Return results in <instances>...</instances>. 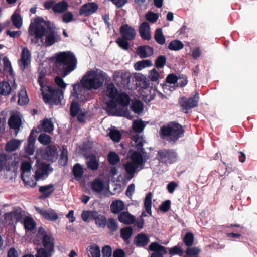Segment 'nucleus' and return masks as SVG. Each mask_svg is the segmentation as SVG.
I'll use <instances>...</instances> for the list:
<instances>
[{"label": "nucleus", "instance_id": "obj_1", "mask_svg": "<svg viewBox=\"0 0 257 257\" xmlns=\"http://www.w3.org/2000/svg\"><path fill=\"white\" fill-rule=\"evenodd\" d=\"M107 74L102 70H90L88 71L80 80V84L88 90H96L101 87L106 79Z\"/></svg>", "mask_w": 257, "mask_h": 257}, {"label": "nucleus", "instance_id": "obj_2", "mask_svg": "<svg viewBox=\"0 0 257 257\" xmlns=\"http://www.w3.org/2000/svg\"><path fill=\"white\" fill-rule=\"evenodd\" d=\"M56 63L60 68L59 73L65 77L76 67L77 59L74 53L70 51L60 52L57 54Z\"/></svg>", "mask_w": 257, "mask_h": 257}, {"label": "nucleus", "instance_id": "obj_3", "mask_svg": "<svg viewBox=\"0 0 257 257\" xmlns=\"http://www.w3.org/2000/svg\"><path fill=\"white\" fill-rule=\"evenodd\" d=\"M44 77L45 75L41 73L38 79V82L41 86L43 99L46 103L54 105L60 104L63 98V92L52 86H44L43 82Z\"/></svg>", "mask_w": 257, "mask_h": 257}, {"label": "nucleus", "instance_id": "obj_4", "mask_svg": "<svg viewBox=\"0 0 257 257\" xmlns=\"http://www.w3.org/2000/svg\"><path fill=\"white\" fill-rule=\"evenodd\" d=\"M184 130L182 125L174 121L163 125L160 127L159 135L162 139L171 144H175L184 135Z\"/></svg>", "mask_w": 257, "mask_h": 257}, {"label": "nucleus", "instance_id": "obj_5", "mask_svg": "<svg viewBox=\"0 0 257 257\" xmlns=\"http://www.w3.org/2000/svg\"><path fill=\"white\" fill-rule=\"evenodd\" d=\"M46 27L50 28V23L45 21L42 18L37 17L35 18L33 23H31L29 27V34L30 36H34L31 41L34 44H37L39 40L43 43V37L47 32Z\"/></svg>", "mask_w": 257, "mask_h": 257}, {"label": "nucleus", "instance_id": "obj_6", "mask_svg": "<svg viewBox=\"0 0 257 257\" xmlns=\"http://www.w3.org/2000/svg\"><path fill=\"white\" fill-rule=\"evenodd\" d=\"M72 87L73 89L70 94V98L72 100L84 104L91 99L90 92L79 83L73 84Z\"/></svg>", "mask_w": 257, "mask_h": 257}, {"label": "nucleus", "instance_id": "obj_7", "mask_svg": "<svg viewBox=\"0 0 257 257\" xmlns=\"http://www.w3.org/2000/svg\"><path fill=\"white\" fill-rule=\"evenodd\" d=\"M156 158L161 163L170 165L177 161L178 154L173 149H162L158 151Z\"/></svg>", "mask_w": 257, "mask_h": 257}, {"label": "nucleus", "instance_id": "obj_8", "mask_svg": "<svg viewBox=\"0 0 257 257\" xmlns=\"http://www.w3.org/2000/svg\"><path fill=\"white\" fill-rule=\"evenodd\" d=\"M81 218L85 222L88 221L89 219L95 220L96 225L99 227L104 228L106 224V217L96 210H83Z\"/></svg>", "mask_w": 257, "mask_h": 257}, {"label": "nucleus", "instance_id": "obj_9", "mask_svg": "<svg viewBox=\"0 0 257 257\" xmlns=\"http://www.w3.org/2000/svg\"><path fill=\"white\" fill-rule=\"evenodd\" d=\"M113 78L116 84L119 88L126 89L129 87L131 78L130 73L125 71L116 72L114 74Z\"/></svg>", "mask_w": 257, "mask_h": 257}, {"label": "nucleus", "instance_id": "obj_10", "mask_svg": "<svg viewBox=\"0 0 257 257\" xmlns=\"http://www.w3.org/2000/svg\"><path fill=\"white\" fill-rule=\"evenodd\" d=\"M39 233L42 235V244L43 248L48 250L49 252H53L54 249V239L52 235L47 234L44 229L42 231L40 229Z\"/></svg>", "mask_w": 257, "mask_h": 257}, {"label": "nucleus", "instance_id": "obj_11", "mask_svg": "<svg viewBox=\"0 0 257 257\" xmlns=\"http://www.w3.org/2000/svg\"><path fill=\"white\" fill-rule=\"evenodd\" d=\"M39 129L37 131V129H33L30 133V134L28 137V145L25 148V151L27 154L30 155H32L34 154L35 151V143L36 141V139L37 136V134L41 131V128L39 127H38Z\"/></svg>", "mask_w": 257, "mask_h": 257}, {"label": "nucleus", "instance_id": "obj_12", "mask_svg": "<svg viewBox=\"0 0 257 257\" xmlns=\"http://www.w3.org/2000/svg\"><path fill=\"white\" fill-rule=\"evenodd\" d=\"M148 249L153 252L150 257H164L163 255L167 253V248L157 242L151 243Z\"/></svg>", "mask_w": 257, "mask_h": 257}, {"label": "nucleus", "instance_id": "obj_13", "mask_svg": "<svg viewBox=\"0 0 257 257\" xmlns=\"http://www.w3.org/2000/svg\"><path fill=\"white\" fill-rule=\"evenodd\" d=\"M42 156L46 160L54 162L58 157L57 150L55 146L49 145L42 151Z\"/></svg>", "mask_w": 257, "mask_h": 257}, {"label": "nucleus", "instance_id": "obj_14", "mask_svg": "<svg viewBox=\"0 0 257 257\" xmlns=\"http://www.w3.org/2000/svg\"><path fill=\"white\" fill-rule=\"evenodd\" d=\"M98 5L94 2H89L81 6L79 10V14L87 17L96 12Z\"/></svg>", "mask_w": 257, "mask_h": 257}, {"label": "nucleus", "instance_id": "obj_15", "mask_svg": "<svg viewBox=\"0 0 257 257\" xmlns=\"http://www.w3.org/2000/svg\"><path fill=\"white\" fill-rule=\"evenodd\" d=\"M120 33L122 38L128 40H134L136 35L135 29L127 24H123L120 27Z\"/></svg>", "mask_w": 257, "mask_h": 257}, {"label": "nucleus", "instance_id": "obj_16", "mask_svg": "<svg viewBox=\"0 0 257 257\" xmlns=\"http://www.w3.org/2000/svg\"><path fill=\"white\" fill-rule=\"evenodd\" d=\"M84 157L87 160L86 164L88 169L92 171H96L99 168V160L93 153L86 154Z\"/></svg>", "mask_w": 257, "mask_h": 257}, {"label": "nucleus", "instance_id": "obj_17", "mask_svg": "<svg viewBox=\"0 0 257 257\" xmlns=\"http://www.w3.org/2000/svg\"><path fill=\"white\" fill-rule=\"evenodd\" d=\"M31 53L27 47H24L21 54V58L19 60V64L23 67V70L27 67L31 62Z\"/></svg>", "mask_w": 257, "mask_h": 257}, {"label": "nucleus", "instance_id": "obj_18", "mask_svg": "<svg viewBox=\"0 0 257 257\" xmlns=\"http://www.w3.org/2000/svg\"><path fill=\"white\" fill-rule=\"evenodd\" d=\"M36 210L45 220L55 221L58 218L57 214L53 210L48 211L38 207Z\"/></svg>", "mask_w": 257, "mask_h": 257}, {"label": "nucleus", "instance_id": "obj_19", "mask_svg": "<svg viewBox=\"0 0 257 257\" xmlns=\"http://www.w3.org/2000/svg\"><path fill=\"white\" fill-rule=\"evenodd\" d=\"M150 27L147 22H143L139 27V33L141 38L146 40H149L151 38L150 32Z\"/></svg>", "mask_w": 257, "mask_h": 257}, {"label": "nucleus", "instance_id": "obj_20", "mask_svg": "<svg viewBox=\"0 0 257 257\" xmlns=\"http://www.w3.org/2000/svg\"><path fill=\"white\" fill-rule=\"evenodd\" d=\"M54 185L50 184L47 185L41 186L39 188V191L41 193L40 199L48 198L55 191Z\"/></svg>", "mask_w": 257, "mask_h": 257}, {"label": "nucleus", "instance_id": "obj_21", "mask_svg": "<svg viewBox=\"0 0 257 257\" xmlns=\"http://www.w3.org/2000/svg\"><path fill=\"white\" fill-rule=\"evenodd\" d=\"M183 242L188 247L185 251L186 254L189 256H192L193 248L191 246L193 245V233H187L183 238Z\"/></svg>", "mask_w": 257, "mask_h": 257}, {"label": "nucleus", "instance_id": "obj_22", "mask_svg": "<svg viewBox=\"0 0 257 257\" xmlns=\"http://www.w3.org/2000/svg\"><path fill=\"white\" fill-rule=\"evenodd\" d=\"M137 54L142 58L152 56L154 54V49L149 45H143L138 47Z\"/></svg>", "mask_w": 257, "mask_h": 257}, {"label": "nucleus", "instance_id": "obj_23", "mask_svg": "<svg viewBox=\"0 0 257 257\" xmlns=\"http://www.w3.org/2000/svg\"><path fill=\"white\" fill-rule=\"evenodd\" d=\"M53 171V169L50 168V165L49 164L43 163L41 167L38 169L35 172V179L36 180L42 178L44 176L48 175L49 174L48 171Z\"/></svg>", "mask_w": 257, "mask_h": 257}, {"label": "nucleus", "instance_id": "obj_24", "mask_svg": "<svg viewBox=\"0 0 257 257\" xmlns=\"http://www.w3.org/2000/svg\"><path fill=\"white\" fill-rule=\"evenodd\" d=\"M118 219L121 223L130 225L134 223L135 217L127 212H122L118 216Z\"/></svg>", "mask_w": 257, "mask_h": 257}, {"label": "nucleus", "instance_id": "obj_25", "mask_svg": "<svg viewBox=\"0 0 257 257\" xmlns=\"http://www.w3.org/2000/svg\"><path fill=\"white\" fill-rule=\"evenodd\" d=\"M179 104L181 107L182 110L184 111L186 113H187L188 110L193 108V98L181 97L179 99Z\"/></svg>", "mask_w": 257, "mask_h": 257}, {"label": "nucleus", "instance_id": "obj_26", "mask_svg": "<svg viewBox=\"0 0 257 257\" xmlns=\"http://www.w3.org/2000/svg\"><path fill=\"white\" fill-rule=\"evenodd\" d=\"M149 242L148 236L145 233L138 234L134 238V243L138 247L146 246Z\"/></svg>", "mask_w": 257, "mask_h": 257}, {"label": "nucleus", "instance_id": "obj_27", "mask_svg": "<svg viewBox=\"0 0 257 257\" xmlns=\"http://www.w3.org/2000/svg\"><path fill=\"white\" fill-rule=\"evenodd\" d=\"M124 203L122 201L120 200H114L110 205V210L114 214H120L124 209Z\"/></svg>", "mask_w": 257, "mask_h": 257}, {"label": "nucleus", "instance_id": "obj_28", "mask_svg": "<svg viewBox=\"0 0 257 257\" xmlns=\"http://www.w3.org/2000/svg\"><path fill=\"white\" fill-rule=\"evenodd\" d=\"M138 166V165L131 162H127L124 165L125 170L128 174V176L127 177V180H131L134 177L135 173Z\"/></svg>", "mask_w": 257, "mask_h": 257}, {"label": "nucleus", "instance_id": "obj_29", "mask_svg": "<svg viewBox=\"0 0 257 257\" xmlns=\"http://www.w3.org/2000/svg\"><path fill=\"white\" fill-rule=\"evenodd\" d=\"M143 85L146 89H149L150 91V100H153L155 98V97L157 93H159L162 94L158 90L157 85L155 84L153 85V83H151V86H150V82L149 81H144L143 82Z\"/></svg>", "mask_w": 257, "mask_h": 257}, {"label": "nucleus", "instance_id": "obj_30", "mask_svg": "<svg viewBox=\"0 0 257 257\" xmlns=\"http://www.w3.org/2000/svg\"><path fill=\"white\" fill-rule=\"evenodd\" d=\"M130 96L125 92H121L117 95V102L120 106L127 107L130 104Z\"/></svg>", "mask_w": 257, "mask_h": 257}, {"label": "nucleus", "instance_id": "obj_31", "mask_svg": "<svg viewBox=\"0 0 257 257\" xmlns=\"http://www.w3.org/2000/svg\"><path fill=\"white\" fill-rule=\"evenodd\" d=\"M133 233V229L131 226L123 227L120 230V236L124 241L128 243V239L131 237Z\"/></svg>", "mask_w": 257, "mask_h": 257}, {"label": "nucleus", "instance_id": "obj_32", "mask_svg": "<svg viewBox=\"0 0 257 257\" xmlns=\"http://www.w3.org/2000/svg\"><path fill=\"white\" fill-rule=\"evenodd\" d=\"M68 8V4L65 1H62L55 4L53 7V11L55 13H62Z\"/></svg>", "mask_w": 257, "mask_h": 257}, {"label": "nucleus", "instance_id": "obj_33", "mask_svg": "<svg viewBox=\"0 0 257 257\" xmlns=\"http://www.w3.org/2000/svg\"><path fill=\"white\" fill-rule=\"evenodd\" d=\"M183 243L182 242L178 243L176 245L169 248V253L172 256L178 255L182 256L184 253V250L182 248Z\"/></svg>", "mask_w": 257, "mask_h": 257}, {"label": "nucleus", "instance_id": "obj_34", "mask_svg": "<svg viewBox=\"0 0 257 257\" xmlns=\"http://www.w3.org/2000/svg\"><path fill=\"white\" fill-rule=\"evenodd\" d=\"M49 29V34L46 35L45 41L44 42L45 46H50L54 44L57 40L55 37V31L53 30L51 27Z\"/></svg>", "mask_w": 257, "mask_h": 257}, {"label": "nucleus", "instance_id": "obj_35", "mask_svg": "<svg viewBox=\"0 0 257 257\" xmlns=\"http://www.w3.org/2000/svg\"><path fill=\"white\" fill-rule=\"evenodd\" d=\"M81 104L80 102L77 101L72 100L70 107V115L72 117H74L78 115L79 112L81 110Z\"/></svg>", "mask_w": 257, "mask_h": 257}, {"label": "nucleus", "instance_id": "obj_36", "mask_svg": "<svg viewBox=\"0 0 257 257\" xmlns=\"http://www.w3.org/2000/svg\"><path fill=\"white\" fill-rule=\"evenodd\" d=\"M91 187L94 191L100 193L104 188V184L101 180L95 179L91 183Z\"/></svg>", "mask_w": 257, "mask_h": 257}, {"label": "nucleus", "instance_id": "obj_37", "mask_svg": "<svg viewBox=\"0 0 257 257\" xmlns=\"http://www.w3.org/2000/svg\"><path fill=\"white\" fill-rule=\"evenodd\" d=\"M25 229L26 230L31 231L36 228V224L34 219L30 216L26 217L23 221Z\"/></svg>", "mask_w": 257, "mask_h": 257}, {"label": "nucleus", "instance_id": "obj_38", "mask_svg": "<svg viewBox=\"0 0 257 257\" xmlns=\"http://www.w3.org/2000/svg\"><path fill=\"white\" fill-rule=\"evenodd\" d=\"M31 169V165L28 162H24L22 163L21 166V179L23 181H25V177L27 175V174H29L30 173V170Z\"/></svg>", "mask_w": 257, "mask_h": 257}, {"label": "nucleus", "instance_id": "obj_39", "mask_svg": "<svg viewBox=\"0 0 257 257\" xmlns=\"http://www.w3.org/2000/svg\"><path fill=\"white\" fill-rule=\"evenodd\" d=\"M21 142L16 139L11 140L6 145V150L9 152L15 151L20 146Z\"/></svg>", "mask_w": 257, "mask_h": 257}, {"label": "nucleus", "instance_id": "obj_40", "mask_svg": "<svg viewBox=\"0 0 257 257\" xmlns=\"http://www.w3.org/2000/svg\"><path fill=\"white\" fill-rule=\"evenodd\" d=\"M41 128L45 132L51 133L54 130V125L51 119L45 118L41 123Z\"/></svg>", "mask_w": 257, "mask_h": 257}, {"label": "nucleus", "instance_id": "obj_41", "mask_svg": "<svg viewBox=\"0 0 257 257\" xmlns=\"http://www.w3.org/2000/svg\"><path fill=\"white\" fill-rule=\"evenodd\" d=\"M12 90L10 84L6 81L0 82V94L2 95L7 96L10 94Z\"/></svg>", "mask_w": 257, "mask_h": 257}, {"label": "nucleus", "instance_id": "obj_42", "mask_svg": "<svg viewBox=\"0 0 257 257\" xmlns=\"http://www.w3.org/2000/svg\"><path fill=\"white\" fill-rule=\"evenodd\" d=\"M106 93L107 96L110 98L111 99H115L116 96H117L118 94L117 89L115 87L114 85L112 83L109 84L108 85Z\"/></svg>", "mask_w": 257, "mask_h": 257}, {"label": "nucleus", "instance_id": "obj_43", "mask_svg": "<svg viewBox=\"0 0 257 257\" xmlns=\"http://www.w3.org/2000/svg\"><path fill=\"white\" fill-rule=\"evenodd\" d=\"M133 163L139 165H142L145 161H143V156L141 152L135 151L131 155Z\"/></svg>", "mask_w": 257, "mask_h": 257}, {"label": "nucleus", "instance_id": "obj_44", "mask_svg": "<svg viewBox=\"0 0 257 257\" xmlns=\"http://www.w3.org/2000/svg\"><path fill=\"white\" fill-rule=\"evenodd\" d=\"M114 100L115 99H112L106 102V104L108 107L107 112L109 115H118L113 111V109H115L117 107L118 103L117 100L116 101Z\"/></svg>", "mask_w": 257, "mask_h": 257}, {"label": "nucleus", "instance_id": "obj_45", "mask_svg": "<svg viewBox=\"0 0 257 257\" xmlns=\"http://www.w3.org/2000/svg\"><path fill=\"white\" fill-rule=\"evenodd\" d=\"M152 194L151 192H149L147 194L144 200V208L146 211L150 215H151L152 213Z\"/></svg>", "mask_w": 257, "mask_h": 257}, {"label": "nucleus", "instance_id": "obj_46", "mask_svg": "<svg viewBox=\"0 0 257 257\" xmlns=\"http://www.w3.org/2000/svg\"><path fill=\"white\" fill-rule=\"evenodd\" d=\"M154 39L156 42L160 45H163L165 43V38L163 35L161 28H157L155 33Z\"/></svg>", "mask_w": 257, "mask_h": 257}, {"label": "nucleus", "instance_id": "obj_47", "mask_svg": "<svg viewBox=\"0 0 257 257\" xmlns=\"http://www.w3.org/2000/svg\"><path fill=\"white\" fill-rule=\"evenodd\" d=\"M184 47L183 43L180 40H175L171 41L168 48L171 50L179 51Z\"/></svg>", "mask_w": 257, "mask_h": 257}, {"label": "nucleus", "instance_id": "obj_48", "mask_svg": "<svg viewBox=\"0 0 257 257\" xmlns=\"http://www.w3.org/2000/svg\"><path fill=\"white\" fill-rule=\"evenodd\" d=\"M8 123L10 127L12 128H17L20 127L21 120L18 116L14 115L9 118Z\"/></svg>", "mask_w": 257, "mask_h": 257}, {"label": "nucleus", "instance_id": "obj_49", "mask_svg": "<svg viewBox=\"0 0 257 257\" xmlns=\"http://www.w3.org/2000/svg\"><path fill=\"white\" fill-rule=\"evenodd\" d=\"M87 251L91 257H100V250L96 244L90 245L87 248Z\"/></svg>", "mask_w": 257, "mask_h": 257}, {"label": "nucleus", "instance_id": "obj_50", "mask_svg": "<svg viewBox=\"0 0 257 257\" xmlns=\"http://www.w3.org/2000/svg\"><path fill=\"white\" fill-rule=\"evenodd\" d=\"M19 99L18 103L20 105H24L28 103L29 98L27 96L25 89L21 90L18 95Z\"/></svg>", "mask_w": 257, "mask_h": 257}, {"label": "nucleus", "instance_id": "obj_51", "mask_svg": "<svg viewBox=\"0 0 257 257\" xmlns=\"http://www.w3.org/2000/svg\"><path fill=\"white\" fill-rule=\"evenodd\" d=\"M39 142L43 145H48L51 143L52 138L49 135L41 133L38 138Z\"/></svg>", "mask_w": 257, "mask_h": 257}, {"label": "nucleus", "instance_id": "obj_52", "mask_svg": "<svg viewBox=\"0 0 257 257\" xmlns=\"http://www.w3.org/2000/svg\"><path fill=\"white\" fill-rule=\"evenodd\" d=\"M13 25L17 28L20 29L22 25V19L19 14L14 13L11 18Z\"/></svg>", "mask_w": 257, "mask_h": 257}, {"label": "nucleus", "instance_id": "obj_53", "mask_svg": "<svg viewBox=\"0 0 257 257\" xmlns=\"http://www.w3.org/2000/svg\"><path fill=\"white\" fill-rule=\"evenodd\" d=\"M108 135L112 140L116 142H119L122 137L120 132L115 129L111 130Z\"/></svg>", "mask_w": 257, "mask_h": 257}, {"label": "nucleus", "instance_id": "obj_54", "mask_svg": "<svg viewBox=\"0 0 257 257\" xmlns=\"http://www.w3.org/2000/svg\"><path fill=\"white\" fill-rule=\"evenodd\" d=\"M181 79L180 75H176L174 73L169 74L166 78V82L171 84L175 85Z\"/></svg>", "mask_w": 257, "mask_h": 257}, {"label": "nucleus", "instance_id": "obj_55", "mask_svg": "<svg viewBox=\"0 0 257 257\" xmlns=\"http://www.w3.org/2000/svg\"><path fill=\"white\" fill-rule=\"evenodd\" d=\"M132 110L137 114H140L143 110V104L140 100L134 101L132 105Z\"/></svg>", "mask_w": 257, "mask_h": 257}, {"label": "nucleus", "instance_id": "obj_56", "mask_svg": "<svg viewBox=\"0 0 257 257\" xmlns=\"http://www.w3.org/2000/svg\"><path fill=\"white\" fill-rule=\"evenodd\" d=\"M132 140L135 143L136 148L140 151H143L144 148L143 146V139L139 135H136L133 136Z\"/></svg>", "mask_w": 257, "mask_h": 257}, {"label": "nucleus", "instance_id": "obj_57", "mask_svg": "<svg viewBox=\"0 0 257 257\" xmlns=\"http://www.w3.org/2000/svg\"><path fill=\"white\" fill-rule=\"evenodd\" d=\"M72 172L75 178H80L82 177L84 170L80 164L76 163L73 166Z\"/></svg>", "mask_w": 257, "mask_h": 257}, {"label": "nucleus", "instance_id": "obj_58", "mask_svg": "<svg viewBox=\"0 0 257 257\" xmlns=\"http://www.w3.org/2000/svg\"><path fill=\"white\" fill-rule=\"evenodd\" d=\"M108 161L110 164L116 165L120 161L119 157L115 152H110L108 155Z\"/></svg>", "mask_w": 257, "mask_h": 257}, {"label": "nucleus", "instance_id": "obj_59", "mask_svg": "<svg viewBox=\"0 0 257 257\" xmlns=\"http://www.w3.org/2000/svg\"><path fill=\"white\" fill-rule=\"evenodd\" d=\"M68 152L66 149L63 147V150L61 153L60 157L59 160V163L62 166H65L67 164L68 162Z\"/></svg>", "mask_w": 257, "mask_h": 257}, {"label": "nucleus", "instance_id": "obj_60", "mask_svg": "<svg viewBox=\"0 0 257 257\" xmlns=\"http://www.w3.org/2000/svg\"><path fill=\"white\" fill-rule=\"evenodd\" d=\"M4 63V71L8 72L10 75L13 74V69L11 63L7 57H4L3 59Z\"/></svg>", "mask_w": 257, "mask_h": 257}, {"label": "nucleus", "instance_id": "obj_61", "mask_svg": "<svg viewBox=\"0 0 257 257\" xmlns=\"http://www.w3.org/2000/svg\"><path fill=\"white\" fill-rule=\"evenodd\" d=\"M166 58L165 56H159L155 62V65L157 69L162 68L166 63Z\"/></svg>", "mask_w": 257, "mask_h": 257}, {"label": "nucleus", "instance_id": "obj_62", "mask_svg": "<svg viewBox=\"0 0 257 257\" xmlns=\"http://www.w3.org/2000/svg\"><path fill=\"white\" fill-rule=\"evenodd\" d=\"M128 39H126L121 37L117 39L116 42L118 46L123 50H127L130 47Z\"/></svg>", "mask_w": 257, "mask_h": 257}, {"label": "nucleus", "instance_id": "obj_63", "mask_svg": "<svg viewBox=\"0 0 257 257\" xmlns=\"http://www.w3.org/2000/svg\"><path fill=\"white\" fill-rule=\"evenodd\" d=\"M144 127L145 124L142 120H135L133 123L132 128L136 132H142Z\"/></svg>", "mask_w": 257, "mask_h": 257}, {"label": "nucleus", "instance_id": "obj_64", "mask_svg": "<svg viewBox=\"0 0 257 257\" xmlns=\"http://www.w3.org/2000/svg\"><path fill=\"white\" fill-rule=\"evenodd\" d=\"M12 218L16 220V222H21L23 218V214L20 209H17L9 213Z\"/></svg>", "mask_w": 257, "mask_h": 257}]
</instances>
